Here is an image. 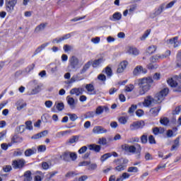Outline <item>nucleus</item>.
<instances>
[{
  "mask_svg": "<svg viewBox=\"0 0 181 181\" xmlns=\"http://www.w3.org/2000/svg\"><path fill=\"white\" fill-rule=\"evenodd\" d=\"M169 94V88H165L161 90L160 92L157 93L154 98H152L151 95H148L146 98L144 99L143 105L144 107H149L151 104H160L164 100L165 97Z\"/></svg>",
  "mask_w": 181,
  "mask_h": 181,
  "instance_id": "nucleus-1",
  "label": "nucleus"
},
{
  "mask_svg": "<svg viewBox=\"0 0 181 181\" xmlns=\"http://www.w3.org/2000/svg\"><path fill=\"white\" fill-rule=\"evenodd\" d=\"M138 86L139 87V95H144L151 90L152 84H153V79L151 76L139 78L137 80Z\"/></svg>",
  "mask_w": 181,
  "mask_h": 181,
  "instance_id": "nucleus-2",
  "label": "nucleus"
},
{
  "mask_svg": "<svg viewBox=\"0 0 181 181\" xmlns=\"http://www.w3.org/2000/svg\"><path fill=\"white\" fill-rule=\"evenodd\" d=\"M128 159L127 158H116L113 160V165L115 167L114 170L115 172H122L127 169V165H128Z\"/></svg>",
  "mask_w": 181,
  "mask_h": 181,
  "instance_id": "nucleus-3",
  "label": "nucleus"
},
{
  "mask_svg": "<svg viewBox=\"0 0 181 181\" xmlns=\"http://www.w3.org/2000/svg\"><path fill=\"white\" fill-rule=\"evenodd\" d=\"M136 147H135V146L124 144L122 146V149L125 151V152H129V153H135L136 152H137V153H141V151H142L141 145L136 144Z\"/></svg>",
  "mask_w": 181,
  "mask_h": 181,
  "instance_id": "nucleus-4",
  "label": "nucleus"
},
{
  "mask_svg": "<svg viewBox=\"0 0 181 181\" xmlns=\"http://www.w3.org/2000/svg\"><path fill=\"white\" fill-rule=\"evenodd\" d=\"M25 165H26V160L25 159H18L12 161V166L13 169H23Z\"/></svg>",
  "mask_w": 181,
  "mask_h": 181,
  "instance_id": "nucleus-5",
  "label": "nucleus"
},
{
  "mask_svg": "<svg viewBox=\"0 0 181 181\" xmlns=\"http://www.w3.org/2000/svg\"><path fill=\"white\" fill-rule=\"evenodd\" d=\"M168 84L170 86V87H175V88L173 90L175 93H181V83H177L176 81L173 80V78H170L167 81Z\"/></svg>",
  "mask_w": 181,
  "mask_h": 181,
  "instance_id": "nucleus-6",
  "label": "nucleus"
},
{
  "mask_svg": "<svg viewBox=\"0 0 181 181\" xmlns=\"http://www.w3.org/2000/svg\"><path fill=\"white\" fill-rule=\"evenodd\" d=\"M78 58H77L76 56H72L71 59H69V69H72L73 70L77 69L78 67Z\"/></svg>",
  "mask_w": 181,
  "mask_h": 181,
  "instance_id": "nucleus-7",
  "label": "nucleus"
},
{
  "mask_svg": "<svg viewBox=\"0 0 181 181\" xmlns=\"http://www.w3.org/2000/svg\"><path fill=\"white\" fill-rule=\"evenodd\" d=\"M144 127H145V122L143 120L134 122L130 124V129L132 131H135V129H139L141 128H144Z\"/></svg>",
  "mask_w": 181,
  "mask_h": 181,
  "instance_id": "nucleus-8",
  "label": "nucleus"
},
{
  "mask_svg": "<svg viewBox=\"0 0 181 181\" xmlns=\"http://www.w3.org/2000/svg\"><path fill=\"white\" fill-rule=\"evenodd\" d=\"M18 0H6V8L8 12H12L15 5H16Z\"/></svg>",
  "mask_w": 181,
  "mask_h": 181,
  "instance_id": "nucleus-9",
  "label": "nucleus"
},
{
  "mask_svg": "<svg viewBox=\"0 0 181 181\" xmlns=\"http://www.w3.org/2000/svg\"><path fill=\"white\" fill-rule=\"evenodd\" d=\"M146 69H144L142 66H137L133 71L134 76H139V74H146Z\"/></svg>",
  "mask_w": 181,
  "mask_h": 181,
  "instance_id": "nucleus-10",
  "label": "nucleus"
},
{
  "mask_svg": "<svg viewBox=\"0 0 181 181\" xmlns=\"http://www.w3.org/2000/svg\"><path fill=\"white\" fill-rule=\"evenodd\" d=\"M104 111L105 112H108V111H110V108H108V107L107 106H98L96 108L95 114H96V115H101V114H103Z\"/></svg>",
  "mask_w": 181,
  "mask_h": 181,
  "instance_id": "nucleus-11",
  "label": "nucleus"
},
{
  "mask_svg": "<svg viewBox=\"0 0 181 181\" xmlns=\"http://www.w3.org/2000/svg\"><path fill=\"white\" fill-rule=\"evenodd\" d=\"M93 132L94 134H107V131L105 128L101 126H96L93 128Z\"/></svg>",
  "mask_w": 181,
  "mask_h": 181,
  "instance_id": "nucleus-12",
  "label": "nucleus"
},
{
  "mask_svg": "<svg viewBox=\"0 0 181 181\" xmlns=\"http://www.w3.org/2000/svg\"><path fill=\"white\" fill-rule=\"evenodd\" d=\"M128 66V62L123 61L122 62L117 69V73H122L125 69H127V66Z\"/></svg>",
  "mask_w": 181,
  "mask_h": 181,
  "instance_id": "nucleus-13",
  "label": "nucleus"
},
{
  "mask_svg": "<svg viewBox=\"0 0 181 181\" xmlns=\"http://www.w3.org/2000/svg\"><path fill=\"white\" fill-rule=\"evenodd\" d=\"M86 89L88 93H90V95H95L97 94V91H95V89L94 88V86L91 83L86 84Z\"/></svg>",
  "mask_w": 181,
  "mask_h": 181,
  "instance_id": "nucleus-14",
  "label": "nucleus"
},
{
  "mask_svg": "<svg viewBox=\"0 0 181 181\" xmlns=\"http://www.w3.org/2000/svg\"><path fill=\"white\" fill-rule=\"evenodd\" d=\"M91 64H93V61H89L86 64H85L80 71V74H84V73H86V71H87V70L90 69Z\"/></svg>",
  "mask_w": 181,
  "mask_h": 181,
  "instance_id": "nucleus-15",
  "label": "nucleus"
},
{
  "mask_svg": "<svg viewBox=\"0 0 181 181\" xmlns=\"http://www.w3.org/2000/svg\"><path fill=\"white\" fill-rule=\"evenodd\" d=\"M160 106L152 107L150 110V114L152 115V117H156L159 114V111H160Z\"/></svg>",
  "mask_w": 181,
  "mask_h": 181,
  "instance_id": "nucleus-16",
  "label": "nucleus"
},
{
  "mask_svg": "<svg viewBox=\"0 0 181 181\" xmlns=\"http://www.w3.org/2000/svg\"><path fill=\"white\" fill-rule=\"evenodd\" d=\"M83 91H84V88H74L70 90V94H76V95H80V94H83Z\"/></svg>",
  "mask_w": 181,
  "mask_h": 181,
  "instance_id": "nucleus-17",
  "label": "nucleus"
},
{
  "mask_svg": "<svg viewBox=\"0 0 181 181\" xmlns=\"http://www.w3.org/2000/svg\"><path fill=\"white\" fill-rule=\"evenodd\" d=\"M66 100L70 108H71V110H74V108H76V102L74 101V98L67 96Z\"/></svg>",
  "mask_w": 181,
  "mask_h": 181,
  "instance_id": "nucleus-18",
  "label": "nucleus"
},
{
  "mask_svg": "<svg viewBox=\"0 0 181 181\" xmlns=\"http://www.w3.org/2000/svg\"><path fill=\"white\" fill-rule=\"evenodd\" d=\"M90 151H94L95 152H100L101 151V146L97 144H90L88 145Z\"/></svg>",
  "mask_w": 181,
  "mask_h": 181,
  "instance_id": "nucleus-19",
  "label": "nucleus"
},
{
  "mask_svg": "<svg viewBox=\"0 0 181 181\" xmlns=\"http://www.w3.org/2000/svg\"><path fill=\"white\" fill-rule=\"evenodd\" d=\"M60 158L65 162H70V151L64 152Z\"/></svg>",
  "mask_w": 181,
  "mask_h": 181,
  "instance_id": "nucleus-20",
  "label": "nucleus"
},
{
  "mask_svg": "<svg viewBox=\"0 0 181 181\" xmlns=\"http://www.w3.org/2000/svg\"><path fill=\"white\" fill-rule=\"evenodd\" d=\"M121 18H122V14L119 12L115 13L112 17H110V21H121Z\"/></svg>",
  "mask_w": 181,
  "mask_h": 181,
  "instance_id": "nucleus-21",
  "label": "nucleus"
},
{
  "mask_svg": "<svg viewBox=\"0 0 181 181\" xmlns=\"http://www.w3.org/2000/svg\"><path fill=\"white\" fill-rule=\"evenodd\" d=\"M103 62V58H99L98 59H95L93 61V62H92V66L93 67V69H95L97 67H98V66H100Z\"/></svg>",
  "mask_w": 181,
  "mask_h": 181,
  "instance_id": "nucleus-22",
  "label": "nucleus"
},
{
  "mask_svg": "<svg viewBox=\"0 0 181 181\" xmlns=\"http://www.w3.org/2000/svg\"><path fill=\"white\" fill-rule=\"evenodd\" d=\"M24 181H32V172L30 170L26 171L24 173Z\"/></svg>",
  "mask_w": 181,
  "mask_h": 181,
  "instance_id": "nucleus-23",
  "label": "nucleus"
},
{
  "mask_svg": "<svg viewBox=\"0 0 181 181\" xmlns=\"http://www.w3.org/2000/svg\"><path fill=\"white\" fill-rule=\"evenodd\" d=\"M23 139L22 137L18 136V135H15L11 139V142L13 144H18V142H22Z\"/></svg>",
  "mask_w": 181,
  "mask_h": 181,
  "instance_id": "nucleus-24",
  "label": "nucleus"
},
{
  "mask_svg": "<svg viewBox=\"0 0 181 181\" xmlns=\"http://www.w3.org/2000/svg\"><path fill=\"white\" fill-rule=\"evenodd\" d=\"M25 156H32L36 153V149L28 148L25 151Z\"/></svg>",
  "mask_w": 181,
  "mask_h": 181,
  "instance_id": "nucleus-25",
  "label": "nucleus"
},
{
  "mask_svg": "<svg viewBox=\"0 0 181 181\" xmlns=\"http://www.w3.org/2000/svg\"><path fill=\"white\" fill-rule=\"evenodd\" d=\"M128 52L129 54H134V56H137V54H139V51L136 48L134 47H129Z\"/></svg>",
  "mask_w": 181,
  "mask_h": 181,
  "instance_id": "nucleus-26",
  "label": "nucleus"
},
{
  "mask_svg": "<svg viewBox=\"0 0 181 181\" xmlns=\"http://www.w3.org/2000/svg\"><path fill=\"white\" fill-rule=\"evenodd\" d=\"M163 9H165V4L160 6V7L155 11L154 15L156 16H158V15H160V13L163 12Z\"/></svg>",
  "mask_w": 181,
  "mask_h": 181,
  "instance_id": "nucleus-27",
  "label": "nucleus"
},
{
  "mask_svg": "<svg viewBox=\"0 0 181 181\" xmlns=\"http://www.w3.org/2000/svg\"><path fill=\"white\" fill-rule=\"evenodd\" d=\"M111 156H112V154H111V153H105L100 157V160L101 162H105V160H107V159H108V158H111Z\"/></svg>",
  "mask_w": 181,
  "mask_h": 181,
  "instance_id": "nucleus-28",
  "label": "nucleus"
},
{
  "mask_svg": "<svg viewBox=\"0 0 181 181\" xmlns=\"http://www.w3.org/2000/svg\"><path fill=\"white\" fill-rule=\"evenodd\" d=\"M48 45H49V43H45V44H42L41 46L38 47L35 50V54H37V53H40V52L42 51L43 49H45V47H46Z\"/></svg>",
  "mask_w": 181,
  "mask_h": 181,
  "instance_id": "nucleus-29",
  "label": "nucleus"
},
{
  "mask_svg": "<svg viewBox=\"0 0 181 181\" xmlns=\"http://www.w3.org/2000/svg\"><path fill=\"white\" fill-rule=\"evenodd\" d=\"M45 28H46V24L41 23L40 25L36 27L35 32H36V33H38V32L43 30Z\"/></svg>",
  "mask_w": 181,
  "mask_h": 181,
  "instance_id": "nucleus-30",
  "label": "nucleus"
},
{
  "mask_svg": "<svg viewBox=\"0 0 181 181\" xmlns=\"http://www.w3.org/2000/svg\"><path fill=\"white\" fill-rule=\"evenodd\" d=\"M155 52H156V46L151 45V46L148 47V48L147 49V53H148V54H152L155 53Z\"/></svg>",
  "mask_w": 181,
  "mask_h": 181,
  "instance_id": "nucleus-31",
  "label": "nucleus"
},
{
  "mask_svg": "<svg viewBox=\"0 0 181 181\" xmlns=\"http://www.w3.org/2000/svg\"><path fill=\"white\" fill-rule=\"evenodd\" d=\"M80 136H73L72 138L69 139V144H75V142H78V139Z\"/></svg>",
  "mask_w": 181,
  "mask_h": 181,
  "instance_id": "nucleus-32",
  "label": "nucleus"
},
{
  "mask_svg": "<svg viewBox=\"0 0 181 181\" xmlns=\"http://www.w3.org/2000/svg\"><path fill=\"white\" fill-rule=\"evenodd\" d=\"M95 115V112L91 111V112H88L84 115L85 118H94V116Z\"/></svg>",
  "mask_w": 181,
  "mask_h": 181,
  "instance_id": "nucleus-33",
  "label": "nucleus"
},
{
  "mask_svg": "<svg viewBox=\"0 0 181 181\" xmlns=\"http://www.w3.org/2000/svg\"><path fill=\"white\" fill-rule=\"evenodd\" d=\"M105 74H107V77H111V76H112V69H111V67L107 66L105 68Z\"/></svg>",
  "mask_w": 181,
  "mask_h": 181,
  "instance_id": "nucleus-34",
  "label": "nucleus"
},
{
  "mask_svg": "<svg viewBox=\"0 0 181 181\" xmlns=\"http://www.w3.org/2000/svg\"><path fill=\"white\" fill-rule=\"evenodd\" d=\"M160 123L162 125H168V124H169V119L168 117H163L160 119Z\"/></svg>",
  "mask_w": 181,
  "mask_h": 181,
  "instance_id": "nucleus-35",
  "label": "nucleus"
},
{
  "mask_svg": "<svg viewBox=\"0 0 181 181\" xmlns=\"http://www.w3.org/2000/svg\"><path fill=\"white\" fill-rule=\"evenodd\" d=\"M179 137L174 141V144L171 147V151H175L177 146H179Z\"/></svg>",
  "mask_w": 181,
  "mask_h": 181,
  "instance_id": "nucleus-36",
  "label": "nucleus"
},
{
  "mask_svg": "<svg viewBox=\"0 0 181 181\" xmlns=\"http://www.w3.org/2000/svg\"><path fill=\"white\" fill-rule=\"evenodd\" d=\"M135 88V86L133 84H129V86H125V91L127 93H131L134 89Z\"/></svg>",
  "mask_w": 181,
  "mask_h": 181,
  "instance_id": "nucleus-37",
  "label": "nucleus"
},
{
  "mask_svg": "<svg viewBox=\"0 0 181 181\" xmlns=\"http://www.w3.org/2000/svg\"><path fill=\"white\" fill-rule=\"evenodd\" d=\"M141 144H148V134H143L141 136Z\"/></svg>",
  "mask_w": 181,
  "mask_h": 181,
  "instance_id": "nucleus-38",
  "label": "nucleus"
},
{
  "mask_svg": "<svg viewBox=\"0 0 181 181\" xmlns=\"http://www.w3.org/2000/svg\"><path fill=\"white\" fill-rule=\"evenodd\" d=\"M56 108L58 110V111H63V110H64V103H57Z\"/></svg>",
  "mask_w": 181,
  "mask_h": 181,
  "instance_id": "nucleus-39",
  "label": "nucleus"
},
{
  "mask_svg": "<svg viewBox=\"0 0 181 181\" xmlns=\"http://www.w3.org/2000/svg\"><path fill=\"white\" fill-rule=\"evenodd\" d=\"M58 173H59V172H57V171H54V172L49 173L48 175H47V180H50V179H52V177H53V176H55Z\"/></svg>",
  "mask_w": 181,
  "mask_h": 181,
  "instance_id": "nucleus-40",
  "label": "nucleus"
},
{
  "mask_svg": "<svg viewBox=\"0 0 181 181\" xmlns=\"http://www.w3.org/2000/svg\"><path fill=\"white\" fill-rule=\"evenodd\" d=\"M137 107L138 106L136 105H132V106L129 108V111H128L129 114H134Z\"/></svg>",
  "mask_w": 181,
  "mask_h": 181,
  "instance_id": "nucleus-41",
  "label": "nucleus"
},
{
  "mask_svg": "<svg viewBox=\"0 0 181 181\" xmlns=\"http://www.w3.org/2000/svg\"><path fill=\"white\" fill-rule=\"evenodd\" d=\"M74 176H77V173L74 171H69L65 175V177H73Z\"/></svg>",
  "mask_w": 181,
  "mask_h": 181,
  "instance_id": "nucleus-42",
  "label": "nucleus"
},
{
  "mask_svg": "<svg viewBox=\"0 0 181 181\" xmlns=\"http://www.w3.org/2000/svg\"><path fill=\"white\" fill-rule=\"evenodd\" d=\"M176 40H179V37H174L167 40V43L170 45H173Z\"/></svg>",
  "mask_w": 181,
  "mask_h": 181,
  "instance_id": "nucleus-43",
  "label": "nucleus"
},
{
  "mask_svg": "<svg viewBox=\"0 0 181 181\" xmlns=\"http://www.w3.org/2000/svg\"><path fill=\"white\" fill-rule=\"evenodd\" d=\"M25 125H26V129H29L30 131H32V129H33V126H32L31 121L25 122Z\"/></svg>",
  "mask_w": 181,
  "mask_h": 181,
  "instance_id": "nucleus-44",
  "label": "nucleus"
},
{
  "mask_svg": "<svg viewBox=\"0 0 181 181\" xmlns=\"http://www.w3.org/2000/svg\"><path fill=\"white\" fill-rule=\"evenodd\" d=\"M148 142L151 145L156 144V140H155V137L153 135H150L148 136Z\"/></svg>",
  "mask_w": 181,
  "mask_h": 181,
  "instance_id": "nucleus-45",
  "label": "nucleus"
},
{
  "mask_svg": "<svg viewBox=\"0 0 181 181\" xmlns=\"http://www.w3.org/2000/svg\"><path fill=\"white\" fill-rule=\"evenodd\" d=\"M98 144L99 145H107V139L105 137L99 139Z\"/></svg>",
  "mask_w": 181,
  "mask_h": 181,
  "instance_id": "nucleus-46",
  "label": "nucleus"
},
{
  "mask_svg": "<svg viewBox=\"0 0 181 181\" xmlns=\"http://www.w3.org/2000/svg\"><path fill=\"white\" fill-rule=\"evenodd\" d=\"M181 111V105H179L175 107V110L173 111V115H177Z\"/></svg>",
  "mask_w": 181,
  "mask_h": 181,
  "instance_id": "nucleus-47",
  "label": "nucleus"
},
{
  "mask_svg": "<svg viewBox=\"0 0 181 181\" xmlns=\"http://www.w3.org/2000/svg\"><path fill=\"white\" fill-rule=\"evenodd\" d=\"M151 33V30H147L145 33L140 37L141 40H145L146 37H148V35Z\"/></svg>",
  "mask_w": 181,
  "mask_h": 181,
  "instance_id": "nucleus-48",
  "label": "nucleus"
},
{
  "mask_svg": "<svg viewBox=\"0 0 181 181\" xmlns=\"http://www.w3.org/2000/svg\"><path fill=\"white\" fill-rule=\"evenodd\" d=\"M159 55H155L151 58V62L152 63H158V62H159Z\"/></svg>",
  "mask_w": 181,
  "mask_h": 181,
  "instance_id": "nucleus-49",
  "label": "nucleus"
},
{
  "mask_svg": "<svg viewBox=\"0 0 181 181\" xmlns=\"http://www.w3.org/2000/svg\"><path fill=\"white\" fill-rule=\"evenodd\" d=\"M127 172L136 173V172H138V168H136V167H129L127 170Z\"/></svg>",
  "mask_w": 181,
  "mask_h": 181,
  "instance_id": "nucleus-50",
  "label": "nucleus"
},
{
  "mask_svg": "<svg viewBox=\"0 0 181 181\" xmlns=\"http://www.w3.org/2000/svg\"><path fill=\"white\" fill-rule=\"evenodd\" d=\"M98 79L100 80V81H105L107 80V76L105 75L100 74L98 76Z\"/></svg>",
  "mask_w": 181,
  "mask_h": 181,
  "instance_id": "nucleus-51",
  "label": "nucleus"
},
{
  "mask_svg": "<svg viewBox=\"0 0 181 181\" xmlns=\"http://www.w3.org/2000/svg\"><path fill=\"white\" fill-rule=\"evenodd\" d=\"M71 121H76V119H77V118H78V117H77V115L76 114H68Z\"/></svg>",
  "mask_w": 181,
  "mask_h": 181,
  "instance_id": "nucleus-52",
  "label": "nucleus"
},
{
  "mask_svg": "<svg viewBox=\"0 0 181 181\" xmlns=\"http://www.w3.org/2000/svg\"><path fill=\"white\" fill-rule=\"evenodd\" d=\"M119 122L123 125H125V124H127V118H125V117H120L119 118Z\"/></svg>",
  "mask_w": 181,
  "mask_h": 181,
  "instance_id": "nucleus-53",
  "label": "nucleus"
},
{
  "mask_svg": "<svg viewBox=\"0 0 181 181\" xmlns=\"http://www.w3.org/2000/svg\"><path fill=\"white\" fill-rule=\"evenodd\" d=\"M69 159H71V160H76V159H77V154L76 153L70 152Z\"/></svg>",
  "mask_w": 181,
  "mask_h": 181,
  "instance_id": "nucleus-54",
  "label": "nucleus"
},
{
  "mask_svg": "<svg viewBox=\"0 0 181 181\" xmlns=\"http://www.w3.org/2000/svg\"><path fill=\"white\" fill-rule=\"evenodd\" d=\"M78 153L81 154V153H86V152H87V146H82L79 150H78Z\"/></svg>",
  "mask_w": 181,
  "mask_h": 181,
  "instance_id": "nucleus-55",
  "label": "nucleus"
},
{
  "mask_svg": "<svg viewBox=\"0 0 181 181\" xmlns=\"http://www.w3.org/2000/svg\"><path fill=\"white\" fill-rule=\"evenodd\" d=\"M3 170L6 173L11 172L12 170V166L6 165V166L3 167Z\"/></svg>",
  "mask_w": 181,
  "mask_h": 181,
  "instance_id": "nucleus-56",
  "label": "nucleus"
},
{
  "mask_svg": "<svg viewBox=\"0 0 181 181\" xmlns=\"http://www.w3.org/2000/svg\"><path fill=\"white\" fill-rule=\"evenodd\" d=\"M25 107H26V103H24L23 104H18L17 105V110L18 111H21V110H23V108H25Z\"/></svg>",
  "mask_w": 181,
  "mask_h": 181,
  "instance_id": "nucleus-57",
  "label": "nucleus"
},
{
  "mask_svg": "<svg viewBox=\"0 0 181 181\" xmlns=\"http://www.w3.org/2000/svg\"><path fill=\"white\" fill-rule=\"evenodd\" d=\"M35 69V64H32L31 65L28 66L26 69L25 71L27 73H30V71H32Z\"/></svg>",
  "mask_w": 181,
  "mask_h": 181,
  "instance_id": "nucleus-58",
  "label": "nucleus"
},
{
  "mask_svg": "<svg viewBox=\"0 0 181 181\" xmlns=\"http://www.w3.org/2000/svg\"><path fill=\"white\" fill-rule=\"evenodd\" d=\"M144 114V112L141 109H139L136 111V115H137V117H142Z\"/></svg>",
  "mask_w": 181,
  "mask_h": 181,
  "instance_id": "nucleus-59",
  "label": "nucleus"
},
{
  "mask_svg": "<svg viewBox=\"0 0 181 181\" xmlns=\"http://www.w3.org/2000/svg\"><path fill=\"white\" fill-rule=\"evenodd\" d=\"M100 37H95L91 39V42H93V43H94L95 45L100 43Z\"/></svg>",
  "mask_w": 181,
  "mask_h": 181,
  "instance_id": "nucleus-60",
  "label": "nucleus"
},
{
  "mask_svg": "<svg viewBox=\"0 0 181 181\" xmlns=\"http://www.w3.org/2000/svg\"><path fill=\"white\" fill-rule=\"evenodd\" d=\"M39 91H40V86H37L35 89H33L31 94H37Z\"/></svg>",
  "mask_w": 181,
  "mask_h": 181,
  "instance_id": "nucleus-61",
  "label": "nucleus"
},
{
  "mask_svg": "<svg viewBox=\"0 0 181 181\" xmlns=\"http://www.w3.org/2000/svg\"><path fill=\"white\" fill-rule=\"evenodd\" d=\"M145 159L146 160H152L153 159V157H152V155L149 153H146L145 155Z\"/></svg>",
  "mask_w": 181,
  "mask_h": 181,
  "instance_id": "nucleus-62",
  "label": "nucleus"
},
{
  "mask_svg": "<svg viewBox=\"0 0 181 181\" xmlns=\"http://www.w3.org/2000/svg\"><path fill=\"white\" fill-rule=\"evenodd\" d=\"M90 163V161H82L78 163V166H88Z\"/></svg>",
  "mask_w": 181,
  "mask_h": 181,
  "instance_id": "nucleus-63",
  "label": "nucleus"
},
{
  "mask_svg": "<svg viewBox=\"0 0 181 181\" xmlns=\"http://www.w3.org/2000/svg\"><path fill=\"white\" fill-rule=\"evenodd\" d=\"M71 49H73V47H71V46H70L69 45H65L64 46V52H70V50H71Z\"/></svg>",
  "mask_w": 181,
  "mask_h": 181,
  "instance_id": "nucleus-64",
  "label": "nucleus"
}]
</instances>
